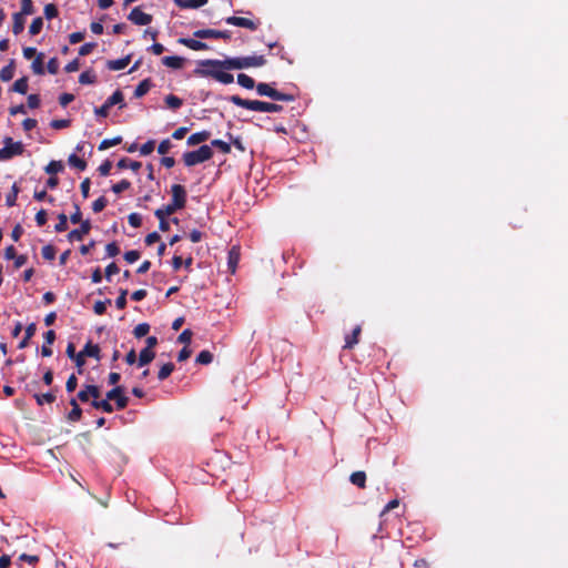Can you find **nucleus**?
I'll return each mask as SVG.
<instances>
[{
    "instance_id": "obj_36",
    "label": "nucleus",
    "mask_w": 568,
    "mask_h": 568,
    "mask_svg": "<svg viewBox=\"0 0 568 568\" xmlns=\"http://www.w3.org/2000/svg\"><path fill=\"white\" fill-rule=\"evenodd\" d=\"M68 163L80 171H84L87 169V162L75 154H71L69 156Z\"/></svg>"
},
{
    "instance_id": "obj_13",
    "label": "nucleus",
    "mask_w": 568,
    "mask_h": 568,
    "mask_svg": "<svg viewBox=\"0 0 568 568\" xmlns=\"http://www.w3.org/2000/svg\"><path fill=\"white\" fill-rule=\"evenodd\" d=\"M362 333V326L357 325L354 327L349 335L345 337V344L343 346L344 349H352L359 342V336Z\"/></svg>"
},
{
    "instance_id": "obj_32",
    "label": "nucleus",
    "mask_w": 568,
    "mask_h": 568,
    "mask_svg": "<svg viewBox=\"0 0 568 568\" xmlns=\"http://www.w3.org/2000/svg\"><path fill=\"white\" fill-rule=\"evenodd\" d=\"M217 30L214 29H199L193 32L194 38L197 39H216Z\"/></svg>"
},
{
    "instance_id": "obj_21",
    "label": "nucleus",
    "mask_w": 568,
    "mask_h": 568,
    "mask_svg": "<svg viewBox=\"0 0 568 568\" xmlns=\"http://www.w3.org/2000/svg\"><path fill=\"white\" fill-rule=\"evenodd\" d=\"M12 32L18 36L24 30L26 17L17 12L12 14Z\"/></svg>"
},
{
    "instance_id": "obj_16",
    "label": "nucleus",
    "mask_w": 568,
    "mask_h": 568,
    "mask_svg": "<svg viewBox=\"0 0 568 568\" xmlns=\"http://www.w3.org/2000/svg\"><path fill=\"white\" fill-rule=\"evenodd\" d=\"M130 62H131V54H128L121 59L109 60L106 62V67L109 70L119 71V70L126 68L130 64Z\"/></svg>"
},
{
    "instance_id": "obj_39",
    "label": "nucleus",
    "mask_w": 568,
    "mask_h": 568,
    "mask_svg": "<svg viewBox=\"0 0 568 568\" xmlns=\"http://www.w3.org/2000/svg\"><path fill=\"white\" fill-rule=\"evenodd\" d=\"M21 16H31L34 13V6L32 0H21V10L18 12Z\"/></svg>"
},
{
    "instance_id": "obj_63",
    "label": "nucleus",
    "mask_w": 568,
    "mask_h": 568,
    "mask_svg": "<svg viewBox=\"0 0 568 568\" xmlns=\"http://www.w3.org/2000/svg\"><path fill=\"white\" fill-rule=\"evenodd\" d=\"M112 169V162L109 160H105L99 168L98 171L100 175L106 176L110 174V171Z\"/></svg>"
},
{
    "instance_id": "obj_26",
    "label": "nucleus",
    "mask_w": 568,
    "mask_h": 568,
    "mask_svg": "<svg viewBox=\"0 0 568 568\" xmlns=\"http://www.w3.org/2000/svg\"><path fill=\"white\" fill-rule=\"evenodd\" d=\"M2 150H7L6 160L12 159L16 155H21L23 152V145L21 142L11 143L9 146L2 148Z\"/></svg>"
},
{
    "instance_id": "obj_18",
    "label": "nucleus",
    "mask_w": 568,
    "mask_h": 568,
    "mask_svg": "<svg viewBox=\"0 0 568 568\" xmlns=\"http://www.w3.org/2000/svg\"><path fill=\"white\" fill-rule=\"evenodd\" d=\"M70 405L72 406V409L67 416L68 420L72 423L79 422L82 417V409L79 406L77 398H71Z\"/></svg>"
},
{
    "instance_id": "obj_60",
    "label": "nucleus",
    "mask_w": 568,
    "mask_h": 568,
    "mask_svg": "<svg viewBox=\"0 0 568 568\" xmlns=\"http://www.w3.org/2000/svg\"><path fill=\"white\" fill-rule=\"evenodd\" d=\"M78 386V378L74 374L70 375L67 383H65V389L68 393H72L75 390Z\"/></svg>"
},
{
    "instance_id": "obj_40",
    "label": "nucleus",
    "mask_w": 568,
    "mask_h": 568,
    "mask_svg": "<svg viewBox=\"0 0 568 568\" xmlns=\"http://www.w3.org/2000/svg\"><path fill=\"white\" fill-rule=\"evenodd\" d=\"M196 363L202 365L211 364L213 361V354L210 351H201L196 356Z\"/></svg>"
},
{
    "instance_id": "obj_45",
    "label": "nucleus",
    "mask_w": 568,
    "mask_h": 568,
    "mask_svg": "<svg viewBox=\"0 0 568 568\" xmlns=\"http://www.w3.org/2000/svg\"><path fill=\"white\" fill-rule=\"evenodd\" d=\"M211 145L217 148L224 154H229L231 152V143L224 142L222 140H212Z\"/></svg>"
},
{
    "instance_id": "obj_46",
    "label": "nucleus",
    "mask_w": 568,
    "mask_h": 568,
    "mask_svg": "<svg viewBox=\"0 0 568 568\" xmlns=\"http://www.w3.org/2000/svg\"><path fill=\"white\" fill-rule=\"evenodd\" d=\"M43 12H44V17L48 20L54 19L59 14V10H58L57 6L53 3L45 4Z\"/></svg>"
},
{
    "instance_id": "obj_14",
    "label": "nucleus",
    "mask_w": 568,
    "mask_h": 568,
    "mask_svg": "<svg viewBox=\"0 0 568 568\" xmlns=\"http://www.w3.org/2000/svg\"><path fill=\"white\" fill-rule=\"evenodd\" d=\"M210 138H211V132L203 130V131L195 132V133L191 134L186 140V144L189 146L197 145L202 142L207 141Z\"/></svg>"
},
{
    "instance_id": "obj_64",
    "label": "nucleus",
    "mask_w": 568,
    "mask_h": 568,
    "mask_svg": "<svg viewBox=\"0 0 568 568\" xmlns=\"http://www.w3.org/2000/svg\"><path fill=\"white\" fill-rule=\"evenodd\" d=\"M172 148V143L169 139H165L163 141L160 142L159 146H158V152L160 154H166Z\"/></svg>"
},
{
    "instance_id": "obj_24",
    "label": "nucleus",
    "mask_w": 568,
    "mask_h": 568,
    "mask_svg": "<svg viewBox=\"0 0 568 568\" xmlns=\"http://www.w3.org/2000/svg\"><path fill=\"white\" fill-rule=\"evenodd\" d=\"M162 63L172 69H181L184 64V59L178 55L164 57Z\"/></svg>"
},
{
    "instance_id": "obj_12",
    "label": "nucleus",
    "mask_w": 568,
    "mask_h": 568,
    "mask_svg": "<svg viewBox=\"0 0 568 568\" xmlns=\"http://www.w3.org/2000/svg\"><path fill=\"white\" fill-rule=\"evenodd\" d=\"M178 42L194 51H203L210 49V47L205 42L197 40V38H180Z\"/></svg>"
},
{
    "instance_id": "obj_17",
    "label": "nucleus",
    "mask_w": 568,
    "mask_h": 568,
    "mask_svg": "<svg viewBox=\"0 0 568 568\" xmlns=\"http://www.w3.org/2000/svg\"><path fill=\"white\" fill-rule=\"evenodd\" d=\"M81 352H82V355H84L85 357H93L97 361L101 359L99 345L93 344L91 341H89L84 345V347H83V349Z\"/></svg>"
},
{
    "instance_id": "obj_29",
    "label": "nucleus",
    "mask_w": 568,
    "mask_h": 568,
    "mask_svg": "<svg viewBox=\"0 0 568 568\" xmlns=\"http://www.w3.org/2000/svg\"><path fill=\"white\" fill-rule=\"evenodd\" d=\"M116 166L121 170L123 169H131L132 171L136 172L141 169L142 163L138 161H130L128 158H122L118 163Z\"/></svg>"
},
{
    "instance_id": "obj_6",
    "label": "nucleus",
    "mask_w": 568,
    "mask_h": 568,
    "mask_svg": "<svg viewBox=\"0 0 568 568\" xmlns=\"http://www.w3.org/2000/svg\"><path fill=\"white\" fill-rule=\"evenodd\" d=\"M256 92L258 95L267 97L275 101L291 102L295 100V97L293 94L280 92L272 88L271 84L264 82L256 84Z\"/></svg>"
},
{
    "instance_id": "obj_22",
    "label": "nucleus",
    "mask_w": 568,
    "mask_h": 568,
    "mask_svg": "<svg viewBox=\"0 0 568 568\" xmlns=\"http://www.w3.org/2000/svg\"><path fill=\"white\" fill-rule=\"evenodd\" d=\"M151 88L152 81L150 78L142 80L134 90V98H142L150 91Z\"/></svg>"
},
{
    "instance_id": "obj_47",
    "label": "nucleus",
    "mask_w": 568,
    "mask_h": 568,
    "mask_svg": "<svg viewBox=\"0 0 568 568\" xmlns=\"http://www.w3.org/2000/svg\"><path fill=\"white\" fill-rule=\"evenodd\" d=\"M55 253V247L51 244L44 245L41 250L42 257L48 261L54 260Z\"/></svg>"
},
{
    "instance_id": "obj_51",
    "label": "nucleus",
    "mask_w": 568,
    "mask_h": 568,
    "mask_svg": "<svg viewBox=\"0 0 568 568\" xmlns=\"http://www.w3.org/2000/svg\"><path fill=\"white\" fill-rule=\"evenodd\" d=\"M131 182L128 180H121L120 182L112 185V191L116 194L122 193L123 191L130 189Z\"/></svg>"
},
{
    "instance_id": "obj_59",
    "label": "nucleus",
    "mask_w": 568,
    "mask_h": 568,
    "mask_svg": "<svg viewBox=\"0 0 568 568\" xmlns=\"http://www.w3.org/2000/svg\"><path fill=\"white\" fill-rule=\"evenodd\" d=\"M95 47H97L95 42H87L80 47L79 54L82 57L88 55L94 50Z\"/></svg>"
},
{
    "instance_id": "obj_35",
    "label": "nucleus",
    "mask_w": 568,
    "mask_h": 568,
    "mask_svg": "<svg viewBox=\"0 0 568 568\" xmlns=\"http://www.w3.org/2000/svg\"><path fill=\"white\" fill-rule=\"evenodd\" d=\"M12 90L14 92H18L20 94H26L27 91H28V78L27 77H22L20 79H18L13 85H12Z\"/></svg>"
},
{
    "instance_id": "obj_4",
    "label": "nucleus",
    "mask_w": 568,
    "mask_h": 568,
    "mask_svg": "<svg viewBox=\"0 0 568 568\" xmlns=\"http://www.w3.org/2000/svg\"><path fill=\"white\" fill-rule=\"evenodd\" d=\"M224 64L231 70L262 67L266 63L264 55L235 57L224 59Z\"/></svg>"
},
{
    "instance_id": "obj_34",
    "label": "nucleus",
    "mask_w": 568,
    "mask_h": 568,
    "mask_svg": "<svg viewBox=\"0 0 568 568\" xmlns=\"http://www.w3.org/2000/svg\"><path fill=\"white\" fill-rule=\"evenodd\" d=\"M31 69L36 74H39V75L44 74L43 53L37 54L36 59L33 60V62L31 64Z\"/></svg>"
},
{
    "instance_id": "obj_33",
    "label": "nucleus",
    "mask_w": 568,
    "mask_h": 568,
    "mask_svg": "<svg viewBox=\"0 0 568 568\" xmlns=\"http://www.w3.org/2000/svg\"><path fill=\"white\" fill-rule=\"evenodd\" d=\"M165 104L171 110H178L182 106L183 100L174 94H169L165 97Z\"/></svg>"
},
{
    "instance_id": "obj_58",
    "label": "nucleus",
    "mask_w": 568,
    "mask_h": 568,
    "mask_svg": "<svg viewBox=\"0 0 568 568\" xmlns=\"http://www.w3.org/2000/svg\"><path fill=\"white\" fill-rule=\"evenodd\" d=\"M128 221L132 227H140L142 224V216L139 213H131L128 216Z\"/></svg>"
},
{
    "instance_id": "obj_49",
    "label": "nucleus",
    "mask_w": 568,
    "mask_h": 568,
    "mask_svg": "<svg viewBox=\"0 0 568 568\" xmlns=\"http://www.w3.org/2000/svg\"><path fill=\"white\" fill-rule=\"evenodd\" d=\"M111 304V300L106 298L105 301H97L94 303L93 310L97 315H102L106 311V306Z\"/></svg>"
},
{
    "instance_id": "obj_54",
    "label": "nucleus",
    "mask_w": 568,
    "mask_h": 568,
    "mask_svg": "<svg viewBox=\"0 0 568 568\" xmlns=\"http://www.w3.org/2000/svg\"><path fill=\"white\" fill-rule=\"evenodd\" d=\"M126 295H128V290L125 288H121L120 290V295L118 296V298L115 300V306L119 308V310H123L125 308L126 306Z\"/></svg>"
},
{
    "instance_id": "obj_8",
    "label": "nucleus",
    "mask_w": 568,
    "mask_h": 568,
    "mask_svg": "<svg viewBox=\"0 0 568 568\" xmlns=\"http://www.w3.org/2000/svg\"><path fill=\"white\" fill-rule=\"evenodd\" d=\"M128 19L136 26H148L153 18L151 14L143 12L140 7H135L129 13Z\"/></svg>"
},
{
    "instance_id": "obj_53",
    "label": "nucleus",
    "mask_w": 568,
    "mask_h": 568,
    "mask_svg": "<svg viewBox=\"0 0 568 568\" xmlns=\"http://www.w3.org/2000/svg\"><path fill=\"white\" fill-rule=\"evenodd\" d=\"M124 393V388L122 386H115L109 392H106L105 397L110 400H116Z\"/></svg>"
},
{
    "instance_id": "obj_3",
    "label": "nucleus",
    "mask_w": 568,
    "mask_h": 568,
    "mask_svg": "<svg viewBox=\"0 0 568 568\" xmlns=\"http://www.w3.org/2000/svg\"><path fill=\"white\" fill-rule=\"evenodd\" d=\"M172 200L171 203L159 207V210L163 211L164 214L172 215L179 210H182L186 205V190L181 184H173L171 186Z\"/></svg>"
},
{
    "instance_id": "obj_10",
    "label": "nucleus",
    "mask_w": 568,
    "mask_h": 568,
    "mask_svg": "<svg viewBox=\"0 0 568 568\" xmlns=\"http://www.w3.org/2000/svg\"><path fill=\"white\" fill-rule=\"evenodd\" d=\"M101 392L99 386L97 385H85L77 395V399H79L82 403H85L89 400L90 397L93 398V400H97L100 398Z\"/></svg>"
},
{
    "instance_id": "obj_5",
    "label": "nucleus",
    "mask_w": 568,
    "mask_h": 568,
    "mask_svg": "<svg viewBox=\"0 0 568 568\" xmlns=\"http://www.w3.org/2000/svg\"><path fill=\"white\" fill-rule=\"evenodd\" d=\"M213 156V151L210 145H201L195 151H189L183 154V162L186 166H194L196 164L206 162Z\"/></svg>"
},
{
    "instance_id": "obj_41",
    "label": "nucleus",
    "mask_w": 568,
    "mask_h": 568,
    "mask_svg": "<svg viewBox=\"0 0 568 568\" xmlns=\"http://www.w3.org/2000/svg\"><path fill=\"white\" fill-rule=\"evenodd\" d=\"M43 27V20L41 17H37L32 20L30 27H29V33L31 36H37L41 32Z\"/></svg>"
},
{
    "instance_id": "obj_42",
    "label": "nucleus",
    "mask_w": 568,
    "mask_h": 568,
    "mask_svg": "<svg viewBox=\"0 0 568 568\" xmlns=\"http://www.w3.org/2000/svg\"><path fill=\"white\" fill-rule=\"evenodd\" d=\"M64 169V165L61 161H51L47 166H45V172L48 174H57L59 172H62Z\"/></svg>"
},
{
    "instance_id": "obj_25",
    "label": "nucleus",
    "mask_w": 568,
    "mask_h": 568,
    "mask_svg": "<svg viewBox=\"0 0 568 568\" xmlns=\"http://www.w3.org/2000/svg\"><path fill=\"white\" fill-rule=\"evenodd\" d=\"M33 397L39 406H43L44 404H52L57 398L53 390L44 394H34Z\"/></svg>"
},
{
    "instance_id": "obj_31",
    "label": "nucleus",
    "mask_w": 568,
    "mask_h": 568,
    "mask_svg": "<svg viewBox=\"0 0 568 568\" xmlns=\"http://www.w3.org/2000/svg\"><path fill=\"white\" fill-rule=\"evenodd\" d=\"M237 83L245 88V89H253V88H256V84H255V81L253 78L248 77L247 74L245 73H240L237 75Z\"/></svg>"
},
{
    "instance_id": "obj_19",
    "label": "nucleus",
    "mask_w": 568,
    "mask_h": 568,
    "mask_svg": "<svg viewBox=\"0 0 568 568\" xmlns=\"http://www.w3.org/2000/svg\"><path fill=\"white\" fill-rule=\"evenodd\" d=\"M181 9H197L207 3L209 0H173Z\"/></svg>"
},
{
    "instance_id": "obj_38",
    "label": "nucleus",
    "mask_w": 568,
    "mask_h": 568,
    "mask_svg": "<svg viewBox=\"0 0 568 568\" xmlns=\"http://www.w3.org/2000/svg\"><path fill=\"white\" fill-rule=\"evenodd\" d=\"M174 371V364L173 363H166L164 365L161 366L159 373H158V378L160 381H164L171 374L172 372Z\"/></svg>"
},
{
    "instance_id": "obj_52",
    "label": "nucleus",
    "mask_w": 568,
    "mask_h": 568,
    "mask_svg": "<svg viewBox=\"0 0 568 568\" xmlns=\"http://www.w3.org/2000/svg\"><path fill=\"white\" fill-rule=\"evenodd\" d=\"M108 205V200L104 196H100L92 203V210L94 213H99L104 210Z\"/></svg>"
},
{
    "instance_id": "obj_1",
    "label": "nucleus",
    "mask_w": 568,
    "mask_h": 568,
    "mask_svg": "<svg viewBox=\"0 0 568 568\" xmlns=\"http://www.w3.org/2000/svg\"><path fill=\"white\" fill-rule=\"evenodd\" d=\"M224 60L206 59L197 62V68L193 73L201 78H212L223 84H230L234 81L233 74L226 72L231 68L223 63Z\"/></svg>"
},
{
    "instance_id": "obj_56",
    "label": "nucleus",
    "mask_w": 568,
    "mask_h": 568,
    "mask_svg": "<svg viewBox=\"0 0 568 568\" xmlns=\"http://www.w3.org/2000/svg\"><path fill=\"white\" fill-rule=\"evenodd\" d=\"M105 251L109 257H114L120 253V247L116 242H111L106 244Z\"/></svg>"
},
{
    "instance_id": "obj_37",
    "label": "nucleus",
    "mask_w": 568,
    "mask_h": 568,
    "mask_svg": "<svg viewBox=\"0 0 568 568\" xmlns=\"http://www.w3.org/2000/svg\"><path fill=\"white\" fill-rule=\"evenodd\" d=\"M97 81V75L93 71L88 70L80 74L79 82L81 84H93Z\"/></svg>"
},
{
    "instance_id": "obj_15",
    "label": "nucleus",
    "mask_w": 568,
    "mask_h": 568,
    "mask_svg": "<svg viewBox=\"0 0 568 568\" xmlns=\"http://www.w3.org/2000/svg\"><path fill=\"white\" fill-rule=\"evenodd\" d=\"M239 262H240V248L237 246H233L229 251V255H227V267L232 274L235 273Z\"/></svg>"
},
{
    "instance_id": "obj_9",
    "label": "nucleus",
    "mask_w": 568,
    "mask_h": 568,
    "mask_svg": "<svg viewBox=\"0 0 568 568\" xmlns=\"http://www.w3.org/2000/svg\"><path fill=\"white\" fill-rule=\"evenodd\" d=\"M225 22L227 24L246 28L252 31H255L260 26V21H253L247 18H241V17H235V16L227 17L225 19Z\"/></svg>"
},
{
    "instance_id": "obj_57",
    "label": "nucleus",
    "mask_w": 568,
    "mask_h": 568,
    "mask_svg": "<svg viewBox=\"0 0 568 568\" xmlns=\"http://www.w3.org/2000/svg\"><path fill=\"white\" fill-rule=\"evenodd\" d=\"M154 146H155V141L154 140H149L144 144H142V146L140 148V153L142 155H149V154H151L153 152Z\"/></svg>"
},
{
    "instance_id": "obj_28",
    "label": "nucleus",
    "mask_w": 568,
    "mask_h": 568,
    "mask_svg": "<svg viewBox=\"0 0 568 568\" xmlns=\"http://www.w3.org/2000/svg\"><path fill=\"white\" fill-rule=\"evenodd\" d=\"M349 480L353 485L359 487V488H365L366 487V474L365 471H362V470H358V471H354L351 477H349Z\"/></svg>"
},
{
    "instance_id": "obj_43",
    "label": "nucleus",
    "mask_w": 568,
    "mask_h": 568,
    "mask_svg": "<svg viewBox=\"0 0 568 568\" xmlns=\"http://www.w3.org/2000/svg\"><path fill=\"white\" fill-rule=\"evenodd\" d=\"M122 142V136H115L113 139H104L100 145H99V150L100 151H104L109 148H112V146H115L118 144H120Z\"/></svg>"
},
{
    "instance_id": "obj_30",
    "label": "nucleus",
    "mask_w": 568,
    "mask_h": 568,
    "mask_svg": "<svg viewBox=\"0 0 568 568\" xmlns=\"http://www.w3.org/2000/svg\"><path fill=\"white\" fill-rule=\"evenodd\" d=\"M154 215L159 220V229L162 232H168L170 230V222L166 220L170 214H164L163 211L156 209Z\"/></svg>"
},
{
    "instance_id": "obj_20",
    "label": "nucleus",
    "mask_w": 568,
    "mask_h": 568,
    "mask_svg": "<svg viewBox=\"0 0 568 568\" xmlns=\"http://www.w3.org/2000/svg\"><path fill=\"white\" fill-rule=\"evenodd\" d=\"M14 71H16V62L12 59V60H10V62L7 65H4L0 70V80L3 82H8V81L12 80V78L14 77Z\"/></svg>"
},
{
    "instance_id": "obj_7",
    "label": "nucleus",
    "mask_w": 568,
    "mask_h": 568,
    "mask_svg": "<svg viewBox=\"0 0 568 568\" xmlns=\"http://www.w3.org/2000/svg\"><path fill=\"white\" fill-rule=\"evenodd\" d=\"M124 95L121 90H116L113 92L111 97H109L105 102L94 109V114L100 118H106L109 115V110L111 106L115 104H120V109L124 108L125 104H123Z\"/></svg>"
},
{
    "instance_id": "obj_44",
    "label": "nucleus",
    "mask_w": 568,
    "mask_h": 568,
    "mask_svg": "<svg viewBox=\"0 0 568 568\" xmlns=\"http://www.w3.org/2000/svg\"><path fill=\"white\" fill-rule=\"evenodd\" d=\"M150 332V325L148 323H140L138 324L134 329L133 334L136 338H141Z\"/></svg>"
},
{
    "instance_id": "obj_55",
    "label": "nucleus",
    "mask_w": 568,
    "mask_h": 568,
    "mask_svg": "<svg viewBox=\"0 0 568 568\" xmlns=\"http://www.w3.org/2000/svg\"><path fill=\"white\" fill-rule=\"evenodd\" d=\"M71 121L67 119H60V120H52L50 125L52 129L61 130L70 126Z\"/></svg>"
},
{
    "instance_id": "obj_2",
    "label": "nucleus",
    "mask_w": 568,
    "mask_h": 568,
    "mask_svg": "<svg viewBox=\"0 0 568 568\" xmlns=\"http://www.w3.org/2000/svg\"><path fill=\"white\" fill-rule=\"evenodd\" d=\"M229 101L233 104L256 112H268V113H277L283 110V106L276 103L264 102L260 100H247L243 99L240 95H231Z\"/></svg>"
},
{
    "instance_id": "obj_23",
    "label": "nucleus",
    "mask_w": 568,
    "mask_h": 568,
    "mask_svg": "<svg viewBox=\"0 0 568 568\" xmlns=\"http://www.w3.org/2000/svg\"><path fill=\"white\" fill-rule=\"evenodd\" d=\"M154 357H155V352L144 347L140 352L138 364L141 367L145 366V365L150 364L154 359Z\"/></svg>"
},
{
    "instance_id": "obj_48",
    "label": "nucleus",
    "mask_w": 568,
    "mask_h": 568,
    "mask_svg": "<svg viewBox=\"0 0 568 568\" xmlns=\"http://www.w3.org/2000/svg\"><path fill=\"white\" fill-rule=\"evenodd\" d=\"M18 193H19V187L17 186V184L14 183L12 185V189H11V192L6 196V204L8 206H13L16 205L17 203V197H18Z\"/></svg>"
},
{
    "instance_id": "obj_11",
    "label": "nucleus",
    "mask_w": 568,
    "mask_h": 568,
    "mask_svg": "<svg viewBox=\"0 0 568 568\" xmlns=\"http://www.w3.org/2000/svg\"><path fill=\"white\" fill-rule=\"evenodd\" d=\"M90 230H91V223L89 220H85V221L81 222V225L79 229L72 230L68 234V240L69 241H81L83 239V236L90 232Z\"/></svg>"
},
{
    "instance_id": "obj_61",
    "label": "nucleus",
    "mask_w": 568,
    "mask_h": 568,
    "mask_svg": "<svg viewBox=\"0 0 568 568\" xmlns=\"http://www.w3.org/2000/svg\"><path fill=\"white\" fill-rule=\"evenodd\" d=\"M140 256L141 254L136 250L128 251L124 253V260L130 264L136 262Z\"/></svg>"
},
{
    "instance_id": "obj_50",
    "label": "nucleus",
    "mask_w": 568,
    "mask_h": 568,
    "mask_svg": "<svg viewBox=\"0 0 568 568\" xmlns=\"http://www.w3.org/2000/svg\"><path fill=\"white\" fill-rule=\"evenodd\" d=\"M58 223L54 229L57 232H64L68 229V216L64 213L58 215Z\"/></svg>"
},
{
    "instance_id": "obj_62",
    "label": "nucleus",
    "mask_w": 568,
    "mask_h": 568,
    "mask_svg": "<svg viewBox=\"0 0 568 568\" xmlns=\"http://www.w3.org/2000/svg\"><path fill=\"white\" fill-rule=\"evenodd\" d=\"M192 335H193L192 331H191V329H189V328H186V329H184V331L179 335L178 341H179L180 343H183V344L187 345V344H190V343H191Z\"/></svg>"
},
{
    "instance_id": "obj_27",
    "label": "nucleus",
    "mask_w": 568,
    "mask_h": 568,
    "mask_svg": "<svg viewBox=\"0 0 568 568\" xmlns=\"http://www.w3.org/2000/svg\"><path fill=\"white\" fill-rule=\"evenodd\" d=\"M91 405L95 409H101V410H103L104 413H108V414H111L114 410L113 405L110 403V399H108V398H105V399H99L98 398L97 400H92Z\"/></svg>"
}]
</instances>
